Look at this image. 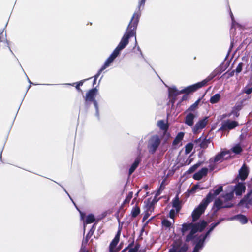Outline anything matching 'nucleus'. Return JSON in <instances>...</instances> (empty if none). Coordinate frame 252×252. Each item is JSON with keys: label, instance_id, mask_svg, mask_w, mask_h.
<instances>
[{"label": "nucleus", "instance_id": "a18cd8bd", "mask_svg": "<svg viewBox=\"0 0 252 252\" xmlns=\"http://www.w3.org/2000/svg\"><path fill=\"white\" fill-rule=\"evenodd\" d=\"M243 65V63L242 62H240L239 63L236 70H235L237 73H239L240 72H241L242 70Z\"/></svg>", "mask_w": 252, "mask_h": 252}, {"label": "nucleus", "instance_id": "4468645a", "mask_svg": "<svg viewBox=\"0 0 252 252\" xmlns=\"http://www.w3.org/2000/svg\"><path fill=\"white\" fill-rule=\"evenodd\" d=\"M252 195V189H250L247 193L244 195L243 198L240 200L239 204H246V205H252V197L250 198L251 196Z\"/></svg>", "mask_w": 252, "mask_h": 252}, {"label": "nucleus", "instance_id": "1a4fd4ad", "mask_svg": "<svg viewBox=\"0 0 252 252\" xmlns=\"http://www.w3.org/2000/svg\"><path fill=\"white\" fill-rule=\"evenodd\" d=\"M238 126V123L235 121H230L227 120L224 123L222 124L221 127L220 128V130L225 131L227 130H231L235 128Z\"/></svg>", "mask_w": 252, "mask_h": 252}, {"label": "nucleus", "instance_id": "13d9d810", "mask_svg": "<svg viewBox=\"0 0 252 252\" xmlns=\"http://www.w3.org/2000/svg\"><path fill=\"white\" fill-rule=\"evenodd\" d=\"M145 0H139V5H138V8H139V10H140V7L141 6H144V4L145 3Z\"/></svg>", "mask_w": 252, "mask_h": 252}, {"label": "nucleus", "instance_id": "5fc2aeb1", "mask_svg": "<svg viewBox=\"0 0 252 252\" xmlns=\"http://www.w3.org/2000/svg\"><path fill=\"white\" fill-rule=\"evenodd\" d=\"M169 217L170 218L173 219L175 217V211L174 209H171L169 212Z\"/></svg>", "mask_w": 252, "mask_h": 252}, {"label": "nucleus", "instance_id": "f8f14e48", "mask_svg": "<svg viewBox=\"0 0 252 252\" xmlns=\"http://www.w3.org/2000/svg\"><path fill=\"white\" fill-rule=\"evenodd\" d=\"M98 90L96 87L89 90L86 94L84 99L86 102L92 101L95 99V97L97 95Z\"/></svg>", "mask_w": 252, "mask_h": 252}, {"label": "nucleus", "instance_id": "412c9836", "mask_svg": "<svg viewBox=\"0 0 252 252\" xmlns=\"http://www.w3.org/2000/svg\"><path fill=\"white\" fill-rule=\"evenodd\" d=\"M195 115L191 113H189L185 118V123L188 126H193L194 122V119L195 118Z\"/></svg>", "mask_w": 252, "mask_h": 252}, {"label": "nucleus", "instance_id": "a211bd4d", "mask_svg": "<svg viewBox=\"0 0 252 252\" xmlns=\"http://www.w3.org/2000/svg\"><path fill=\"white\" fill-rule=\"evenodd\" d=\"M246 187L244 183H238L235 187L234 191L237 196H240L245 192Z\"/></svg>", "mask_w": 252, "mask_h": 252}, {"label": "nucleus", "instance_id": "bf43d9fd", "mask_svg": "<svg viewBox=\"0 0 252 252\" xmlns=\"http://www.w3.org/2000/svg\"><path fill=\"white\" fill-rule=\"evenodd\" d=\"M224 208H231L233 206V204L232 203H228L225 205H223Z\"/></svg>", "mask_w": 252, "mask_h": 252}, {"label": "nucleus", "instance_id": "0e129e2a", "mask_svg": "<svg viewBox=\"0 0 252 252\" xmlns=\"http://www.w3.org/2000/svg\"><path fill=\"white\" fill-rule=\"evenodd\" d=\"M187 98H188V96H187V94H185V95H184L182 96V98H181V102H182V101H184V100H187Z\"/></svg>", "mask_w": 252, "mask_h": 252}, {"label": "nucleus", "instance_id": "a878e982", "mask_svg": "<svg viewBox=\"0 0 252 252\" xmlns=\"http://www.w3.org/2000/svg\"><path fill=\"white\" fill-rule=\"evenodd\" d=\"M182 227L181 228V232L182 235H184L185 233L189 230H191L192 229V222L191 223H184L182 225Z\"/></svg>", "mask_w": 252, "mask_h": 252}, {"label": "nucleus", "instance_id": "79ce46f5", "mask_svg": "<svg viewBox=\"0 0 252 252\" xmlns=\"http://www.w3.org/2000/svg\"><path fill=\"white\" fill-rule=\"evenodd\" d=\"M162 224L166 228H169L171 226V223L169 220L167 219H164L162 221Z\"/></svg>", "mask_w": 252, "mask_h": 252}, {"label": "nucleus", "instance_id": "09e8293b", "mask_svg": "<svg viewBox=\"0 0 252 252\" xmlns=\"http://www.w3.org/2000/svg\"><path fill=\"white\" fill-rule=\"evenodd\" d=\"M198 188L199 186L198 185H194L192 187L189 192L190 193H194Z\"/></svg>", "mask_w": 252, "mask_h": 252}, {"label": "nucleus", "instance_id": "3c124183", "mask_svg": "<svg viewBox=\"0 0 252 252\" xmlns=\"http://www.w3.org/2000/svg\"><path fill=\"white\" fill-rule=\"evenodd\" d=\"M101 72H102V71H100V70H99L98 71V72H97V73L94 76V82H93L94 85L96 83V80L98 78V77L99 76V75H100Z\"/></svg>", "mask_w": 252, "mask_h": 252}, {"label": "nucleus", "instance_id": "4be33fe9", "mask_svg": "<svg viewBox=\"0 0 252 252\" xmlns=\"http://www.w3.org/2000/svg\"><path fill=\"white\" fill-rule=\"evenodd\" d=\"M244 100H242L239 103H237L233 107L232 113L237 117L239 115L238 112L241 110L243 107Z\"/></svg>", "mask_w": 252, "mask_h": 252}, {"label": "nucleus", "instance_id": "c03bdc74", "mask_svg": "<svg viewBox=\"0 0 252 252\" xmlns=\"http://www.w3.org/2000/svg\"><path fill=\"white\" fill-rule=\"evenodd\" d=\"M111 62H110L108 59L105 62L104 65L102 66V67L99 69L100 71L104 70L105 68H106L108 66H109Z\"/></svg>", "mask_w": 252, "mask_h": 252}, {"label": "nucleus", "instance_id": "338daca9", "mask_svg": "<svg viewBox=\"0 0 252 252\" xmlns=\"http://www.w3.org/2000/svg\"><path fill=\"white\" fill-rule=\"evenodd\" d=\"M133 244H134V241H133L132 243L129 244L128 245V246L127 247H128V249H129L130 248H131L130 247H131L133 246Z\"/></svg>", "mask_w": 252, "mask_h": 252}, {"label": "nucleus", "instance_id": "72a5a7b5", "mask_svg": "<svg viewBox=\"0 0 252 252\" xmlns=\"http://www.w3.org/2000/svg\"><path fill=\"white\" fill-rule=\"evenodd\" d=\"M210 139H206V138H205L201 142L199 146L201 147V148L205 149L208 147V145L210 144Z\"/></svg>", "mask_w": 252, "mask_h": 252}, {"label": "nucleus", "instance_id": "5701e85b", "mask_svg": "<svg viewBox=\"0 0 252 252\" xmlns=\"http://www.w3.org/2000/svg\"><path fill=\"white\" fill-rule=\"evenodd\" d=\"M168 97H177L180 94L181 91H178L175 87H171L168 89Z\"/></svg>", "mask_w": 252, "mask_h": 252}, {"label": "nucleus", "instance_id": "680f3d73", "mask_svg": "<svg viewBox=\"0 0 252 252\" xmlns=\"http://www.w3.org/2000/svg\"><path fill=\"white\" fill-rule=\"evenodd\" d=\"M150 198V202L153 203V205L154 206V205L158 202V200H157L156 197H155L153 199H152L151 198Z\"/></svg>", "mask_w": 252, "mask_h": 252}, {"label": "nucleus", "instance_id": "37998d69", "mask_svg": "<svg viewBox=\"0 0 252 252\" xmlns=\"http://www.w3.org/2000/svg\"><path fill=\"white\" fill-rule=\"evenodd\" d=\"M83 82H84V81L83 80H81V81H80L79 82H76V83H73V85L74 84H76V85L75 86V88L79 92H82V90H81V89L80 88V86H82L83 84Z\"/></svg>", "mask_w": 252, "mask_h": 252}, {"label": "nucleus", "instance_id": "2f4dec72", "mask_svg": "<svg viewBox=\"0 0 252 252\" xmlns=\"http://www.w3.org/2000/svg\"><path fill=\"white\" fill-rule=\"evenodd\" d=\"M95 220V218L94 217V216L92 214H90L86 217V219L85 220V223L86 224L92 223L94 222Z\"/></svg>", "mask_w": 252, "mask_h": 252}, {"label": "nucleus", "instance_id": "6ab92c4d", "mask_svg": "<svg viewBox=\"0 0 252 252\" xmlns=\"http://www.w3.org/2000/svg\"><path fill=\"white\" fill-rule=\"evenodd\" d=\"M95 223L94 224L91 228L90 229L88 233L86 235V237L83 239L82 244L87 245L89 239L94 234V233L95 230Z\"/></svg>", "mask_w": 252, "mask_h": 252}, {"label": "nucleus", "instance_id": "e2e57ef3", "mask_svg": "<svg viewBox=\"0 0 252 252\" xmlns=\"http://www.w3.org/2000/svg\"><path fill=\"white\" fill-rule=\"evenodd\" d=\"M91 102H93L95 108L96 110L98 109V104L96 100L95 99H94V100H92Z\"/></svg>", "mask_w": 252, "mask_h": 252}, {"label": "nucleus", "instance_id": "6e6d98bb", "mask_svg": "<svg viewBox=\"0 0 252 252\" xmlns=\"http://www.w3.org/2000/svg\"><path fill=\"white\" fill-rule=\"evenodd\" d=\"M211 232L209 230L207 231V232L205 234V235L203 236V238H202V242H203L206 238L207 237V236L210 234V233Z\"/></svg>", "mask_w": 252, "mask_h": 252}, {"label": "nucleus", "instance_id": "473e14b6", "mask_svg": "<svg viewBox=\"0 0 252 252\" xmlns=\"http://www.w3.org/2000/svg\"><path fill=\"white\" fill-rule=\"evenodd\" d=\"M237 220H239L242 224H246L248 222L247 218L244 215L239 214L236 216Z\"/></svg>", "mask_w": 252, "mask_h": 252}, {"label": "nucleus", "instance_id": "864d4df0", "mask_svg": "<svg viewBox=\"0 0 252 252\" xmlns=\"http://www.w3.org/2000/svg\"><path fill=\"white\" fill-rule=\"evenodd\" d=\"M203 242H202V239H200L197 244L196 245L194 250H198V248L201 247V245Z\"/></svg>", "mask_w": 252, "mask_h": 252}, {"label": "nucleus", "instance_id": "de8ad7c7", "mask_svg": "<svg viewBox=\"0 0 252 252\" xmlns=\"http://www.w3.org/2000/svg\"><path fill=\"white\" fill-rule=\"evenodd\" d=\"M220 223V221H218L217 222H215V223H212L211 224V226H210V227L209 229V230L211 232H212L213 229L215 228V227H216L218 225H219Z\"/></svg>", "mask_w": 252, "mask_h": 252}, {"label": "nucleus", "instance_id": "cd10ccee", "mask_svg": "<svg viewBox=\"0 0 252 252\" xmlns=\"http://www.w3.org/2000/svg\"><path fill=\"white\" fill-rule=\"evenodd\" d=\"M140 207L136 205L131 211V215L132 218H136L140 213Z\"/></svg>", "mask_w": 252, "mask_h": 252}, {"label": "nucleus", "instance_id": "0eeeda50", "mask_svg": "<svg viewBox=\"0 0 252 252\" xmlns=\"http://www.w3.org/2000/svg\"><path fill=\"white\" fill-rule=\"evenodd\" d=\"M223 191V187L220 186L218 187L215 190H211L207 195L205 198H204L203 200L205 201H206L207 203L209 204L210 202H211L214 198L219 195L221 192Z\"/></svg>", "mask_w": 252, "mask_h": 252}, {"label": "nucleus", "instance_id": "7c9ffc66", "mask_svg": "<svg viewBox=\"0 0 252 252\" xmlns=\"http://www.w3.org/2000/svg\"><path fill=\"white\" fill-rule=\"evenodd\" d=\"M202 162H199L192 165L187 171V173L188 174L192 173L202 164Z\"/></svg>", "mask_w": 252, "mask_h": 252}, {"label": "nucleus", "instance_id": "b1692460", "mask_svg": "<svg viewBox=\"0 0 252 252\" xmlns=\"http://www.w3.org/2000/svg\"><path fill=\"white\" fill-rule=\"evenodd\" d=\"M141 159L140 158H137L135 160L134 162L133 163V164L131 165V167H130L128 171L129 175H131L133 172L135 170V169L138 167L139 163L140 162Z\"/></svg>", "mask_w": 252, "mask_h": 252}, {"label": "nucleus", "instance_id": "c9c22d12", "mask_svg": "<svg viewBox=\"0 0 252 252\" xmlns=\"http://www.w3.org/2000/svg\"><path fill=\"white\" fill-rule=\"evenodd\" d=\"M242 93H246L247 94H250L252 93V84H250L246 86L242 91Z\"/></svg>", "mask_w": 252, "mask_h": 252}, {"label": "nucleus", "instance_id": "e433bc0d", "mask_svg": "<svg viewBox=\"0 0 252 252\" xmlns=\"http://www.w3.org/2000/svg\"><path fill=\"white\" fill-rule=\"evenodd\" d=\"M232 151L236 154H239L242 151V148L239 144H237L233 147Z\"/></svg>", "mask_w": 252, "mask_h": 252}, {"label": "nucleus", "instance_id": "7ed1b4c3", "mask_svg": "<svg viewBox=\"0 0 252 252\" xmlns=\"http://www.w3.org/2000/svg\"><path fill=\"white\" fill-rule=\"evenodd\" d=\"M215 76V75H210L207 78L204 79L202 81L186 87L184 89L181 90V93L188 94L189 93L194 92L198 89L206 86L207 85V83L211 80Z\"/></svg>", "mask_w": 252, "mask_h": 252}, {"label": "nucleus", "instance_id": "58836bf2", "mask_svg": "<svg viewBox=\"0 0 252 252\" xmlns=\"http://www.w3.org/2000/svg\"><path fill=\"white\" fill-rule=\"evenodd\" d=\"M193 147V144L192 143H189L185 146V153L189 154L191 152Z\"/></svg>", "mask_w": 252, "mask_h": 252}, {"label": "nucleus", "instance_id": "39448f33", "mask_svg": "<svg viewBox=\"0 0 252 252\" xmlns=\"http://www.w3.org/2000/svg\"><path fill=\"white\" fill-rule=\"evenodd\" d=\"M208 205L207 201L202 200L198 207L192 211L191 217L193 222H195L200 218L201 215L204 213Z\"/></svg>", "mask_w": 252, "mask_h": 252}, {"label": "nucleus", "instance_id": "ea45409f", "mask_svg": "<svg viewBox=\"0 0 252 252\" xmlns=\"http://www.w3.org/2000/svg\"><path fill=\"white\" fill-rule=\"evenodd\" d=\"M200 102V99L197 100L193 104H192L187 110L186 111H194L198 106V104Z\"/></svg>", "mask_w": 252, "mask_h": 252}, {"label": "nucleus", "instance_id": "c85d7f7f", "mask_svg": "<svg viewBox=\"0 0 252 252\" xmlns=\"http://www.w3.org/2000/svg\"><path fill=\"white\" fill-rule=\"evenodd\" d=\"M214 206L216 207V211H218L221 208H224L223 202L220 198H217L215 200Z\"/></svg>", "mask_w": 252, "mask_h": 252}, {"label": "nucleus", "instance_id": "a19ab883", "mask_svg": "<svg viewBox=\"0 0 252 252\" xmlns=\"http://www.w3.org/2000/svg\"><path fill=\"white\" fill-rule=\"evenodd\" d=\"M165 181H166V178L162 180V182L161 183L159 189L157 193V195L160 194V191L163 190L164 189V188H165L164 183H165Z\"/></svg>", "mask_w": 252, "mask_h": 252}, {"label": "nucleus", "instance_id": "dca6fc26", "mask_svg": "<svg viewBox=\"0 0 252 252\" xmlns=\"http://www.w3.org/2000/svg\"><path fill=\"white\" fill-rule=\"evenodd\" d=\"M249 170L245 164H244L239 171V177L242 181H244L248 177Z\"/></svg>", "mask_w": 252, "mask_h": 252}, {"label": "nucleus", "instance_id": "4d7b16f0", "mask_svg": "<svg viewBox=\"0 0 252 252\" xmlns=\"http://www.w3.org/2000/svg\"><path fill=\"white\" fill-rule=\"evenodd\" d=\"M169 98H170L169 100V103H170L172 104V105L173 106L176 100V97H169Z\"/></svg>", "mask_w": 252, "mask_h": 252}, {"label": "nucleus", "instance_id": "49530a36", "mask_svg": "<svg viewBox=\"0 0 252 252\" xmlns=\"http://www.w3.org/2000/svg\"><path fill=\"white\" fill-rule=\"evenodd\" d=\"M151 213L152 212H151L145 210L144 214V216H143V221L146 220L148 218V217L150 216Z\"/></svg>", "mask_w": 252, "mask_h": 252}, {"label": "nucleus", "instance_id": "6e6552de", "mask_svg": "<svg viewBox=\"0 0 252 252\" xmlns=\"http://www.w3.org/2000/svg\"><path fill=\"white\" fill-rule=\"evenodd\" d=\"M223 191V187L220 186L218 187L215 190H211L207 195L205 198H204L203 200L205 201H206L207 203L209 204L210 202H211L214 198L219 195L221 192Z\"/></svg>", "mask_w": 252, "mask_h": 252}, {"label": "nucleus", "instance_id": "052dcab7", "mask_svg": "<svg viewBox=\"0 0 252 252\" xmlns=\"http://www.w3.org/2000/svg\"><path fill=\"white\" fill-rule=\"evenodd\" d=\"M210 163V164L209 166V170L211 171H213L215 169V165L214 164H212V163Z\"/></svg>", "mask_w": 252, "mask_h": 252}, {"label": "nucleus", "instance_id": "9d476101", "mask_svg": "<svg viewBox=\"0 0 252 252\" xmlns=\"http://www.w3.org/2000/svg\"><path fill=\"white\" fill-rule=\"evenodd\" d=\"M208 123V117H205L202 119L200 120L196 123L193 128V132L194 133L198 132V130L205 127Z\"/></svg>", "mask_w": 252, "mask_h": 252}, {"label": "nucleus", "instance_id": "bb28decb", "mask_svg": "<svg viewBox=\"0 0 252 252\" xmlns=\"http://www.w3.org/2000/svg\"><path fill=\"white\" fill-rule=\"evenodd\" d=\"M150 198H148L147 200L144 201V203L145 204V211L152 212L154 210V206L153 205V203L150 202Z\"/></svg>", "mask_w": 252, "mask_h": 252}, {"label": "nucleus", "instance_id": "f3484780", "mask_svg": "<svg viewBox=\"0 0 252 252\" xmlns=\"http://www.w3.org/2000/svg\"><path fill=\"white\" fill-rule=\"evenodd\" d=\"M208 171V169L207 168H202L201 169H200L193 175V178L196 180H200L203 178V177L207 175Z\"/></svg>", "mask_w": 252, "mask_h": 252}, {"label": "nucleus", "instance_id": "4c0bfd02", "mask_svg": "<svg viewBox=\"0 0 252 252\" xmlns=\"http://www.w3.org/2000/svg\"><path fill=\"white\" fill-rule=\"evenodd\" d=\"M120 51L118 50V49H117L115 48L112 53L110 55V56L109 57L111 60L114 61L115 58L120 54Z\"/></svg>", "mask_w": 252, "mask_h": 252}, {"label": "nucleus", "instance_id": "aec40b11", "mask_svg": "<svg viewBox=\"0 0 252 252\" xmlns=\"http://www.w3.org/2000/svg\"><path fill=\"white\" fill-rule=\"evenodd\" d=\"M172 206L175 208L177 212H179L181 209V201L180 200L178 194L172 200Z\"/></svg>", "mask_w": 252, "mask_h": 252}, {"label": "nucleus", "instance_id": "8fccbe9b", "mask_svg": "<svg viewBox=\"0 0 252 252\" xmlns=\"http://www.w3.org/2000/svg\"><path fill=\"white\" fill-rule=\"evenodd\" d=\"M140 247V244L139 243H136L135 244V245L134 246V248H130V249L131 250L136 252H137V251L139 249Z\"/></svg>", "mask_w": 252, "mask_h": 252}, {"label": "nucleus", "instance_id": "c756f323", "mask_svg": "<svg viewBox=\"0 0 252 252\" xmlns=\"http://www.w3.org/2000/svg\"><path fill=\"white\" fill-rule=\"evenodd\" d=\"M220 99V94H216L212 96L210 99V102L212 104L218 103Z\"/></svg>", "mask_w": 252, "mask_h": 252}, {"label": "nucleus", "instance_id": "20e7f679", "mask_svg": "<svg viewBox=\"0 0 252 252\" xmlns=\"http://www.w3.org/2000/svg\"><path fill=\"white\" fill-rule=\"evenodd\" d=\"M161 143V138L157 135H153L149 138L147 148L149 152L152 154H154Z\"/></svg>", "mask_w": 252, "mask_h": 252}, {"label": "nucleus", "instance_id": "f704fd0d", "mask_svg": "<svg viewBox=\"0 0 252 252\" xmlns=\"http://www.w3.org/2000/svg\"><path fill=\"white\" fill-rule=\"evenodd\" d=\"M133 197V192L130 191L126 196V199L124 200L123 204L121 205V207H123L125 204H129L130 200Z\"/></svg>", "mask_w": 252, "mask_h": 252}, {"label": "nucleus", "instance_id": "774afa93", "mask_svg": "<svg viewBox=\"0 0 252 252\" xmlns=\"http://www.w3.org/2000/svg\"><path fill=\"white\" fill-rule=\"evenodd\" d=\"M2 36H3V32H0V42L2 41Z\"/></svg>", "mask_w": 252, "mask_h": 252}, {"label": "nucleus", "instance_id": "603ef678", "mask_svg": "<svg viewBox=\"0 0 252 252\" xmlns=\"http://www.w3.org/2000/svg\"><path fill=\"white\" fill-rule=\"evenodd\" d=\"M86 245L82 244L79 252H88V250L86 248Z\"/></svg>", "mask_w": 252, "mask_h": 252}, {"label": "nucleus", "instance_id": "423d86ee", "mask_svg": "<svg viewBox=\"0 0 252 252\" xmlns=\"http://www.w3.org/2000/svg\"><path fill=\"white\" fill-rule=\"evenodd\" d=\"M157 126L160 128V129L163 131L161 137L163 139L164 143H167L171 137L170 133L168 132V130L169 127L168 123L167 122L165 123L164 120H160L158 121L157 123Z\"/></svg>", "mask_w": 252, "mask_h": 252}, {"label": "nucleus", "instance_id": "f03ea898", "mask_svg": "<svg viewBox=\"0 0 252 252\" xmlns=\"http://www.w3.org/2000/svg\"><path fill=\"white\" fill-rule=\"evenodd\" d=\"M192 229L186 236L185 241L189 242L193 240L195 237L194 235L197 232H201L207 226V222L204 220H200L199 222H193L192 221Z\"/></svg>", "mask_w": 252, "mask_h": 252}, {"label": "nucleus", "instance_id": "ddd939ff", "mask_svg": "<svg viewBox=\"0 0 252 252\" xmlns=\"http://www.w3.org/2000/svg\"><path fill=\"white\" fill-rule=\"evenodd\" d=\"M121 231L122 227L119 226L117 234H116L114 238L112 240L109 245V250L110 252H113V249L116 247V246L118 244L120 240V236L121 233Z\"/></svg>", "mask_w": 252, "mask_h": 252}, {"label": "nucleus", "instance_id": "393cba45", "mask_svg": "<svg viewBox=\"0 0 252 252\" xmlns=\"http://www.w3.org/2000/svg\"><path fill=\"white\" fill-rule=\"evenodd\" d=\"M184 136V133L180 132L178 133L172 142L173 146L177 145L183 140Z\"/></svg>", "mask_w": 252, "mask_h": 252}, {"label": "nucleus", "instance_id": "69168bd1", "mask_svg": "<svg viewBox=\"0 0 252 252\" xmlns=\"http://www.w3.org/2000/svg\"><path fill=\"white\" fill-rule=\"evenodd\" d=\"M235 70H232L230 73H229V77H232L234 75V72H235Z\"/></svg>", "mask_w": 252, "mask_h": 252}, {"label": "nucleus", "instance_id": "2eb2a0df", "mask_svg": "<svg viewBox=\"0 0 252 252\" xmlns=\"http://www.w3.org/2000/svg\"><path fill=\"white\" fill-rule=\"evenodd\" d=\"M227 154H228V152L226 151L220 152L217 154L213 158H211L209 159V163L221 162L223 160L224 156Z\"/></svg>", "mask_w": 252, "mask_h": 252}, {"label": "nucleus", "instance_id": "f257e3e1", "mask_svg": "<svg viewBox=\"0 0 252 252\" xmlns=\"http://www.w3.org/2000/svg\"><path fill=\"white\" fill-rule=\"evenodd\" d=\"M141 16L140 10H138V11L135 12L129 23L127 27L126 32L121 39L119 44L116 48L121 51L129 43V39L135 35L136 31L138 24L139 21V19Z\"/></svg>", "mask_w": 252, "mask_h": 252}, {"label": "nucleus", "instance_id": "9b49d317", "mask_svg": "<svg viewBox=\"0 0 252 252\" xmlns=\"http://www.w3.org/2000/svg\"><path fill=\"white\" fill-rule=\"evenodd\" d=\"M188 249V247L184 245L181 246V242H175L172 245V248L170 249L169 252H186Z\"/></svg>", "mask_w": 252, "mask_h": 252}]
</instances>
